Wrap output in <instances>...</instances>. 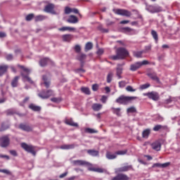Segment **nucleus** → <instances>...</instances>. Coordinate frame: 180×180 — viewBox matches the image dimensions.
Wrapping results in <instances>:
<instances>
[{
	"mask_svg": "<svg viewBox=\"0 0 180 180\" xmlns=\"http://www.w3.org/2000/svg\"><path fill=\"white\" fill-rule=\"evenodd\" d=\"M21 147L27 153L32 154L34 156L36 155L35 147L32 145H29L26 143H22Z\"/></svg>",
	"mask_w": 180,
	"mask_h": 180,
	"instance_id": "4",
	"label": "nucleus"
},
{
	"mask_svg": "<svg viewBox=\"0 0 180 180\" xmlns=\"http://www.w3.org/2000/svg\"><path fill=\"white\" fill-rule=\"evenodd\" d=\"M150 133H151V129L149 128L143 130V131H142V138L148 139Z\"/></svg>",
	"mask_w": 180,
	"mask_h": 180,
	"instance_id": "27",
	"label": "nucleus"
},
{
	"mask_svg": "<svg viewBox=\"0 0 180 180\" xmlns=\"http://www.w3.org/2000/svg\"><path fill=\"white\" fill-rule=\"evenodd\" d=\"M104 53V51L103 49H98V51H97V55L101 56Z\"/></svg>",
	"mask_w": 180,
	"mask_h": 180,
	"instance_id": "61",
	"label": "nucleus"
},
{
	"mask_svg": "<svg viewBox=\"0 0 180 180\" xmlns=\"http://www.w3.org/2000/svg\"><path fill=\"white\" fill-rule=\"evenodd\" d=\"M111 110H112V113L117 115V116H120V111H121V108H112Z\"/></svg>",
	"mask_w": 180,
	"mask_h": 180,
	"instance_id": "40",
	"label": "nucleus"
},
{
	"mask_svg": "<svg viewBox=\"0 0 180 180\" xmlns=\"http://www.w3.org/2000/svg\"><path fill=\"white\" fill-rule=\"evenodd\" d=\"M51 62V60L48 58H44L43 59H41L39 62V65L41 67H46L48 63Z\"/></svg>",
	"mask_w": 180,
	"mask_h": 180,
	"instance_id": "25",
	"label": "nucleus"
},
{
	"mask_svg": "<svg viewBox=\"0 0 180 180\" xmlns=\"http://www.w3.org/2000/svg\"><path fill=\"white\" fill-rule=\"evenodd\" d=\"M87 153L93 157H97L99 155V151L94 149H89Z\"/></svg>",
	"mask_w": 180,
	"mask_h": 180,
	"instance_id": "32",
	"label": "nucleus"
},
{
	"mask_svg": "<svg viewBox=\"0 0 180 180\" xmlns=\"http://www.w3.org/2000/svg\"><path fill=\"white\" fill-rule=\"evenodd\" d=\"M53 96V91L51 89L49 90H43L39 94V96L43 99H47L51 96Z\"/></svg>",
	"mask_w": 180,
	"mask_h": 180,
	"instance_id": "7",
	"label": "nucleus"
},
{
	"mask_svg": "<svg viewBox=\"0 0 180 180\" xmlns=\"http://www.w3.org/2000/svg\"><path fill=\"white\" fill-rule=\"evenodd\" d=\"M127 153V150H118V151L115 152V155H126Z\"/></svg>",
	"mask_w": 180,
	"mask_h": 180,
	"instance_id": "49",
	"label": "nucleus"
},
{
	"mask_svg": "<svg viewBox=\"0 0 180 180\" xmlns=\"http://www.w3.org/2000/svg\"><path fill=\"white\" fill-rule=\"evenodd\" d=\"M114 13H115V14L118 15H121V16H125L127 18H129L131 16V13L126 9H114L113 10Z\"/></svg>",
	"mask_w": 180,
	"mask_h": 180,
	"instance_id": "5",
	"label": "nucleus"
},
{
	"mask_svg": "<svg viewBox=\"0 0 180 180\" xmlns=\"http://www.w3.org/2000/svg\"><path fill=\"white\" fill-rule=\"evenodd\" d=\"M29 108L30 110H32V111H34V112H39V111H41V107L39 106V105H36L34 103L30 104Z\"/></svg>",
	"mask_w": 180,
	"mask_h": 180,
	"instance_id": "26",
	"label": "nucleus"
},
{
	"mask_svg": "<svg viewBox=\"0 0 180 180\" xmlns=\"http://www.w3.org/2000/svg\"><path fill=\"white\" fill-rule=\"evenodd\" d=\"M111 180H129L127 174H118L117 176L112 177Z\"/></svg>",
	"mask_w": 180,
	"mask_h": 180,
	"instance_id": "17",
	"label": "nucleus"
},
{
	"mask_svg": "<svg viewBox=\"0 0 180 180\" xmlns=\"http://www.w3.org/2000/svg\"><path fill=\"white\" fill-rule=\"evenodd\" d=\"M18 68H19L20 70H22L25 73V75H29L31 70L30 69L25 67L24 65H20V64H18L17 65Z\"/></svg>",
	"mask_w": 180,
	"mask_h": 180,
	"instance_id": "23",
	"label": "nucleus"
},
{
	"mask_svg": "<svg viewBox=\"0 0 180 180\" xmlns=\"http://www.w3.org/2000/svg\"><path fill=\"white\" fill-rule=\"evenodd\" d=\"M75 147V145L74 143L72 144H64L60 146V148L63 150H71L74 149Z\"/></svg>",
	"mask_w": 180,
	"mask_h": 180,
	"instance_id": "28",
	"label": "nucleus"
},
{
	"mask_svg": "<svg viewBox=\"0 0 180 180\" xmlns=\"http://www.w3.org/2000/svg\"><path fill=\"white\" fill-rule=\"evenodd\" d=\"M143 53L144 51H134V57L137 58H141Z\"/></svg>",
	"mask_w": 180,
	"mask_h": 180,
	"instance_id": "38",
	"label": "nucleus"
},
{
	"mask_svg": "<svg viewBox=\"0 0 180 180\" xmlns=\"http://www.w3.org/2000/svg\"><path fill=\"white\" fill-rule=\"evenodd\" d=\"M51 101L53 103H60L61 102V98H56V97H53V98H51Z\"/></svg>",
	"mask_w": 180,
	"mask_h": 180,
	"instance_id": "51",
	"label": "nucleus"
},
{
	"mask_svg": "<svg viewBox=\"0 0 180 180\" xmlns=\"http://www.w3.org/2000/svg\"><path fill=\"white\" fill-rule=\"evenodd\" d=\"M72 164L75 166H88L89 162L82 160H76L72 161Z\"/></svg>",
	"mask_w": 180,
	"mask_h": 180,
	"instance_id": "13",
	"label": "nucleus"
},
{
	"mask_svg": "<svg viewBox=\"0 0 180 180\" xmlns=\"http://www.w3.org/2000/svg\"><path fill=\"white\" fill-rule=\"evenodd\" d=\"M75 51H76V53H79L81 52V46L79 45H76L75 46Z\"/></svg>",
	"mask_w": 180,
	"mask_h": 180,
	"instance_id": "56",
	"label": "nucleus"
},
{
	"mask_svg": "<svg viewBox=\"0 0 180 180\" xmlns=\"http://www.w3.org/2000/svg\"><path fill=\"white\" fill-rule=\"evenodd\" d=\"M137 99L136 96H128L124 95H121L117 99H115V103L121 104L123 105H128L133 101Z\"/></svg>",
	"mask_w": 180,
	"mask_h": 180,
	"instance_id": "1",
	"label": "nucleus"
},
{
	"mask_svg": "<svg viewBox=\"0 0 180 180\" xmlns=\"http://www.w3.org/2000/svg\"><path fill=\"white\" fill-rule=\"evenodd\" d=\"M65 14H70L72 13V9L69 7H66L65 10Z\"/></svg>",
	"mask_w": 180,
	"mask_h": 180,
	"instance_id": "60",
	"label": "nucleus"
},
{
	"mask_svg": "<svg viewBox=\"0 0 180 180\" xmlns=\"http://www.w3.org/2000/svg\"><path fill=\"white\" fill-rule=\"evenodd\" d=\"M34 15L33 13H30L27 15L26 20L27 21H31L34 18Z\"/></svg>",
	"mask_w": 180,
	"mask_h": 180,
	"instance_id": "53",
	"label": "nucleus"
},
{
	"mask_svg": "<svg viewBox=\"0 0 180 180\" xmlns=\"http://www.w3.org/2000/svg\"><path fill=\"white\" fill-rule=\"evenodd\" d=\"M167 129V126H163L162 124H156L153 127V131H159L160 130H165Z\"/></svg>",
	"mask_w": 180,
	"mask_h": 180,
	"instance_id": "24",
	"label": "nucleus"
},
{
	"mask_svg": "<svg viewBox=\"0 0 180 180\" xmlns=\"http://www.w3.org/2000/svg\"><path fill=\"white\" fill-rule=\"evenodd\" d=\"M125 90L128 92H135L136 89H134L131 86H127V88H125Z\"/></svg>",
	"mask_w": 180,
	"mask_h": 180,
	"instance_id": "50",
	"label": "nucleus"
},
{
	"mask_svg": "<svg viewBox=\"0 0 180 180\" xmlns=\"http://www.w3.org/2000/svg\"><path fill=\"white\" fill-rule=\"evenodd\" d=\"M127 113H136L137 110L134 106H131L127 109Z\"/></svg>",
	"mask_w": 180,
	"mask_h": 180,
	"instance_id": "43",
	"label": "nucleus"
},
{
	"mask_svg": "<svg viewBox=\"0 0 180 180\" xmlns=\"http://www.w3.org/2000/svg\"><path fill=\"white\" fill-rule=\"evenodd\" d=\"M151 148L155 151H160L161 150V143L156 141L151 143Z\"/></svg>",
	"mask_w": 180,
	"mask_h": 180,
	"instance_id": "16",
	"label": "nucleus"
},
{
	"mask_svg": "<svg viewBox=\"0 0 180 180\" xmlns=\"http://www.w3.org/2000/svg\"><path fill=\"white\" fill-rule=\"evenodd\" d=\"M20 79L19 76H15L11 82V86L13 88H15L18 86V79Z\"/></svg>",
	"mask_w": 180,
	"mask_h": 180,
	"instance_id": "35",
	"label": "nucleus"
},
{
	"mask_svg": "<svg viewBox=\"0 0 180 180\" xmlns=\"http://www.w3.org/2000/svg\"><path fill=\"white\" fill-rule=\"evenodd\" d=\"M113 78V73L112 72H108V75H107V83L110 84L111 83Z\"/></svg>",
	"mask_w": 180,
	"mask_h": 180,
	"instance_id": "44",
	"label": "nucleus"
},
{
	"mask_svg": "<svg viewBox=\"0 0 180 180\" xmlns=\"http://www.w3.org/2000/svg\"><path fill=\"white\" fill-rule=\"evenodd\" d=\"M129 56V51L125 48H118L117 55L111 56L112 60H123Z\"/></svg>",
	"mask_w": 180,
	"mask_h": 180,
	"instance_id": "2",
	"label": "nucleus"
},
{
	"mask_svg": "<svg viewBox=\"0 0 180 180\" xmlns=\"http://www.w3.org/2000/svg\"><path fill=\"white\" fill-rule=\"evenodd\" d=\"M65 123L68 125H70L71 127H78L79 124L77 122H75L72 118L70 119H65Z\"/></svg>",
	"mask_w": 180,
	"mask_h": 180,
	"instance_id": "21",
	"label": "nucleus"
},
{
	"mask_svg": "<svg viewBox=\"0 0 180 180\" xmlns=\"http://www.w3.org/2000/svg\"><path fill=\"white\" fill-rule=\"evenodd\" d=\"M170 165V162H165V163H154L153 165V167H160V168H166Z\"/></svg>",
	"mask_w": 180,
	"mask_h": 180,
	"instance_id": "20",
	"label": "nucleus"
},
{
	"mask_svg": "<svg viewBox=\"0 0 180 180\" xmlns=\"http://www.w3.org/2000/svg\"><path fill=\"white\" fill-rule=\"evenodd\" d=\"M10 124L8 122H3L1 124V127L0 128V131H4L9 129Z\"/></svg>",
	"mask_w": 180,
	"mask_h": 180,
	"instance_id": "37",
	"label": "nucleus"
},
{
	"mask_svg": "<svg viewBox=\"0 0 180 180\" xmlns=\"http://www.w3.org/2000/svg\"><path fill=\"white\" fill-rule=\"evenodd\" d=\"M67 22L70 24H77L79 22V20L77 16L71 15L68 19Z\"/></svg>",
	"mask_w": 180,
	"mask_h": 180,
	"instance_id": "19",
	"label": "nucleus"
},
{
	"mask_svg": "<svg viewBox=\"0 0 180 180\" xmlns=\"http://www.w3.org/2000/svg\"><path fill=\"white\" fill-rule=\"evenodd\" d=\"M21 76L27 80L28 82H30V84H33V81L32 80V79L29 77V75H25L24 72H21Z\"/></svg>",
	"mask_w": 180,
	"mask_h": 180,
	"instance_id": "41",
	"label": "nucleus"
},
{
	"mask_svg": "<svg viewBox=\"0 0 180 180\" xmlns=\"http://www.w3.org/2000/svg\"><path fill=\"white\" fill-rule=\"evenodd\" d=\"M44 84L46 89H49L51 85V81L47 78L46 75H43Z\"/></svg>",
	"mask_w": 180,
	"mask_h": 180,
	"instance_id": "33",
	"label": "nucleus"
},
{
	"mask_svg": "<svg viewBox=\"0 0 180 180\" xmlns=\"http://www.w3.org/2000/svg\"><path fill=\"white\" fill-rule=\"evenodd\" d=\"M85 132L87 133V134H97L98 133V130H96L94 129H92V128H86L85 129Z\"/></svg>",
	"mask_w": 180,
	"mask_h": 180,
	"instance_id": "42",
	"label": "nucleus"
},
{
	"mask_svg": "<svg viewBox=\"0 0 180 180\" xmlns=\"http://www.w3.org/2000/svg\"><path fill=\"white\" fill-rule=\"evenodd\" d=\"M81 90L84 94H85L86 95L91 94V91L89 90V88H88V87H82Z\"/></svg>",
	"mask_w": 180,
	"mask_h": 180,
	"instance_id": "46",
	"label": "nucleus"
},
{
	"mask_svg": "<svg viewBox=\"0 0 180 180\" xmlns=\"http://www.w3.org/2000/svg\"><path fill=\"white\" fill-rule=\"evenodd\" d=\"M89 170L91 172H95L98 173H103L104 169L103 168H99V167H89Z\"/></svg>",
	"mask_w": 180,
	"mask_h": 180,
	"instance_id": "36",
	"label": "nucleus"
},
{
	"mask_svg": "<svg viewBox=\"0 0 180 180\" xmlns=\"http://www.w3.org/2000/svg\"><path fill=\"white\" fill-rule=\"evenodd\" d=\"M124 65V63L122 64H118V66H117V77H118V79H122V74L123 72V67Z\"/></svg>",
	"mask_w": 180,
	"mask_h": 180,
	"instance_id": "15",
	"label": "nucleus"
},
{
	"mask_svg": "<svg viewBox=\"0 0 180 180\" xmlns=\"http://www.w3.org/2000/svg\"><path fill=\"white\" fill-rule=\"evenodd\" d=\"M150 87V84L146 83V84H141L139 88H141V90H145Z\"/></svg>",
	"mask_w": 180,
	"mask_h": 180,
	"instance_id": "48",
	"label": "nucleus"
},
{
	"mask_svg": "<svg viewBox=\"0 0 180 180\" xmlns=\"http://www.w3.org/2000/svg\"><path fill=\"white\" fill-rule=\"evenodd\" d=\"M0 172L4 173V174H10V172L8 169H0Z\"/></svg>",
	"mask_w": 180,
	"mask_h": 180,
	"instance_id": "59",
	"label": "nucleus"
},
{
	"mask_svg": "<svg viewBox=\"0 0 180 180\" xmlns=\"http://www.w3.org/2000/svg\"><path fill=\"white\" fill-rule=\"evenodd\" d=\"M122 32L124 33H131V32H133V29L129 27H122Z\"/></svg>",
	"mask_w": 180,
	"mask_h": 180,
	"instance_id": "47",
	"label": "nucleus"
},
{
	"mask_svg": "<svg viewBox=\"0 0 180 180\" xmlns=\"http://www.w3.org/2000/svg\"><path fill=\"white\" fill-rule=\"evenodd\" d=\"M92 89H93L94 91H97L98 89V84H93V86H92Z\"/></svg>",
	"mask_w": 180,
	"mask_h": 180,
	"instance_id": "57",
	"label": "nucleus"
},
{
	"mask_svg": "<svg viewBox=\"0 0 180 180\" xmlns=\"http://www.w3.org/2000/svg\"><path fill=\"white\" fill-rule=\"evenodd\" d=\"M114 24H115L114 22L110 21V20H107V26H111V25H114Z\"/></svg>",
	"mask_w": 180,
	"mask_h": 180,
	"instance_id": "64",
	"label": "nucleus"
},
{
	"mask_svg": "<svg viewBox=\"0 0 180 180\" xmlns=\"http://www.w3.org/2000/svg\"><path fill=\"white\" fill-rule=\"evenodd\" d=\"M46 19V17L44 15H37L35 17V22H40V21H43Z\"/></svg>",
	"mask_w": 180,
	"mask_h": 180,
	"instance_id": "45",
	"label": "nucleus"
},
{
	"mask_svg": "<svg viewBox=\"0 0 180 180\" xmlns=\"http://www.w3.org/2000/svg\"><path fill=\"white\" fill-rule=\"evenodd\" d=\"M55 5L53 4H49L45 6V12L56 15V12L54 11Z\"/></svg>",
	"mask_w": 180,
	"mask_h": 180,
	"instance_id": "11",
	"label": "nucleus"
},
{
	"mask_svg": "<svg viewBox=\"0 0 180 180\" xmlns=\"http://www.w3.org/2000/svg\"><path fill=\"white\" fill-rule=\"evenodd\" d=\"M149 64H150V63L147 60H143L142 61H138L134 64H131V66L129 67V70H131L132 72H136L138 70H139L143 65H147Z\"/></svg>",
	"mask_w": 180,
	"mask_h": 180,
	"instance_id": "3",
	"label": "nucleus"
},
{
	"mask_svg": "<svg viewBox=\"0 0 180 180\" xmlns=\"http://www.w3.org/2000/svg\"><path fill=\"white\" fill-rule=\"evenodd\" d=\"M108 99V96L103 95V96H101V102L103 103H106V101Z\"/></svg>",
	"mask_w": 180,
	"mask_h": 180,
	"instance_id": "58",
	"label": "nucleus"
},
{
	"mask_svg": "<svg viewBox=\"0 0 180 180\" xmlns=\"http://www.w3.org/2000/svg\"><path fill=\"white\" fill-rule=\"evenodd\" d=\"M144 96H148L149 99H151L154 101H158L160 99V96L158 92L155 91H150L148 93L143 94Z\"/></svg>",
	"mask_w": 180,
	"mask_h": 180,
	"instance_id": "9",
	"label": "nucleus"
},
{
	"mask_svg": "<svg viewBox=\"0 0 180 180\" xmlns=\"http://www.w3.org/2000/svg\"><path fill=\"white\" fill-rule=\"evenodd\" d=\"M8 68V65H0V77L7 72Z\"/></svg>",
	"mask_w": 180,
	"mask_h": 180,
	"instance_id": "18",
	"label": "nucleus"
},
{
	"mask_svg": "<svg viewBox=\"0 0 180 180\" xmlns=\"http://www.w3.org/2000/svg\"><path fill=\"white\" fill-rule=\"evenodd\" d=\"M10 153L12 155H13V156H18V153H17V152H16V150H10Z\"/></svg>",
	"mask_w": 180,
	"mask_h": 180,
	"instance_id": "62",
	"label": "nucleus"
},
{
	"mask_svg": "<svg viewBox=\"0 0 180 180\" xmlns=\"http://www.w3.org/2000/svg\"><path fill=\"white\" fill-rule=\"evenodd\" d=\"M94 47V45L91 42H87L86 46H85V52H88L91 51Z\"/></svg>",
	"mask_w": 180,
	"mask_h": 180,
	"instance_id": "39",
	"label": "nucleus"
},
{
	"mask_svg": "<svg viewBox=\"0 0 180 180\" xmlns=\"http://www.w3.org/2000/svg\"><path fill=\"white\" fill-rule=\"evenodd\" d=\"M58 31L60 32H65L68 31V27H63L58 29Z\"/></svg>",
	"mask_w": 180,
	"mask_h": 180,
	"instance_id": "63",
	"label": "nucleus"
},
{
	"mask_svg": "<svg viewBox=\"0 0 180 180\" xmlns=\"http://www.w3.org/2000/svg\"><path fill=\"white\" fill-rule=\"evenodd\" d=\"M62 39L65 42H70L73 39V35L70 34H63Z\"/></svg>",
	"mask_w": 180,
	"mask_h": 180,
	"instance_id": "22",
	"label": "nucleus"
},
{
	"mask_svg": "<svg viewBox=\"0 0 180 180\" xmlns=\"http://www.w3.org/2000/svg\"><path fill=\"white\" fill-rule=\"evenodd\" d=\"M129 170H134V168L131 165H128L127 163L121 167L117 168V172H126Z\"/></svg>",
	"mask_w": 180,
	"mask_h": 180,
	"instance_id": "10",
	"label": "nucleus"
},
{
	"mask_svg": "<svg viewBox=\"0 0 180 180\" xmlns=\"http://www.w3.org/2000/svg\"><path fill=\"white\" fill-rule=\"evenodd\" d=\"M102 108L103 105L101 103H94L92 105V109L96 112L100 111L102 109Z\"/></svg>",
	"mask_w": 180,
	"mask_h": 180,
	"instance_id": "29",
	"label": "nucleus"
},
{
	"mask_svg": "<svg viewBox=\"0 0 180 180\" xmlns=\"http://www.w3.org/2000/svg\"><path fill=\"white\" fill-rule=\"evenodd\" d=\"M19 129L27 132L32 131V127L31 126L23 123L20 124Z\"/></svg>",
	"mask_w": 180,
	"mask_h": 180,
	"instance_id": "14",
	"label": "nucleus"
},
{
	"mask_svg": "<svg viewBox=\"0 0 180 180\" xmlns=\"http://www.w3.org/2000/svg\"><path fill=\"white\" fill-rule=\"evenodd\" d=\"M162 7L160 6H153L150 5L148 6V11L149 13L154 14V13H158L162 12Z\"/></svg>",
	"mask_w": 180,
	"mask_h": 180,
	"instance_id": "8",
	"label": "nucleus"
},
{
	"mask_svg": "<svg viewBox=\"0 0 180 180\" xmlns=\"http://www.w3.org/2000/svg\"><path fill=\"white\" fill-rule=\"evenodd\" d=\"M6 58L8 61H11L13 59V56L12 54H7Z\"/></svg>",
	"mask_w": 180,
	"mask_h": 180,
	"instance_id": "55",
	"label": "nucleus"
},
{
	"mask_svg": "<svg viewBox=\"0 0 180 180\" xmlns=\"http://www.w3.org/2000/svg\"><path fill=\"white\" fill-rule=\"evenodd\" d=\"M126 81H120V82H118V86H120V88H124L126 86Z\"/></svg>",
	"mask_w": 180,
	"mask_h": 180,
	"instance_id": "52",
	"label": "nucleus"
},
{
	"mask_svg": "<svg viewBox=\"0 0 180 180\" xmlns=\"http://www.w3.org/2000/svg\"><path fill=\"white\" fill-rule=\"evenodd\" d=\"M147 75L151 80L155 81L156 83L159 84L160 82V78L158 77L157 73L155 72H148Z\"/></svg>",
	"mask_w": 180,
	"mask_h": 180,
	"instance_id": "12",
	"label": "nucleus"
},
{
	"mask_svg": "<svg viewBox=\"0 0 180 180\" xmlns=\"http://www.w3.org/2000/svg\"><path fill=\"white\" fill-rule=\"evenodd\" d=\"M105 158H107L108 160H114L116 159L117 155L116 153L112 154L111 152L107 151V153H105Z\"/></svg>",
	"mask_w": 180,
	"mask_h": 180,
	"instance_id": "34",
	"label": "nucleus"
},
{
	"mask_svg": "<svg viewBox=\"0 0 180 180\" xmlns=\"http://www.w3.org/2000/svg\"><path fill=\"white\" fill-rule=\"evenodd\" d=\"M150 34L153 39L155 40V44L158 43V34L155 30H151Z\"/></svg>",
	"mask_w": 180,
	"mask_h": 180,
	"instance_id": "31",
	"label": "nucleus"
},
{
	"mask_svg": "<svg viewBox=\"0 0 180 180\" xmlns=\"http://www.w3.org/2000/svg\"><path fill=\"white\" fill-rule=\"evenodd\" d=\"M172 101H173V98L172 96H169L168 98L165 100V103L169 104V103H172Z\"/></svg>",
	"mask_w": 180,
	"mask_h": 180,
	"instance_id": "54",
	"label": "nucleus"
},
{
	"mask_svg": "<svg viewBox=\"0 0 180 180\" xmlns=\"http://www.w3.org/2000/svg\"><path fill=\"white\" fill-rule=\"evenodd\" d=\"M10 144V138L8 135H4L0 137V146L1 148H6Z\"/></svg>",
	"mask_w": 180,
	"mask_h": 180,
	"instance_id": "6",
	"label": "nucleus"
},
{
	"mask_svg": "<svg viewBox=\"0 0 180 180\" xmlns=\"http://www.w3.org/2000/svg\"><path fill=\"white\" fill-rule=\"evenodd\" d=\"M86 55L84 53H82L81 55L78 56L77 59L79 61L81 62V67H84V60L86 59Z\"/></svg>",
	"mask_w": 180,
	"mask_h": 180,
	"instance_id": "30",
	"label": "nucleus"
}]
</instances>
